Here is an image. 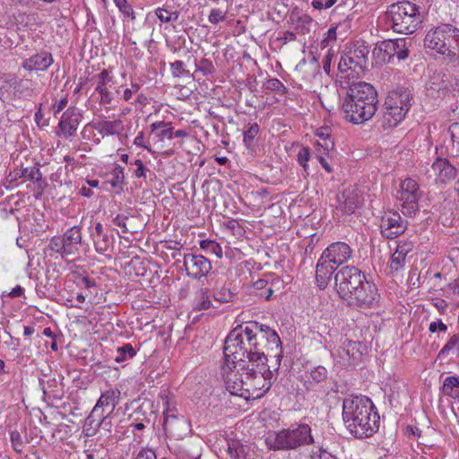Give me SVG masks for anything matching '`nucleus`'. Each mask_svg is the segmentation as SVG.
<instances>
[{
  "label": "nucleus",
  "mask_w": 459,
  "mask_h": 459,
  "mask_svg": "<svg viewBox=\"0 0 459 459\" xmlns=\"http://www.w3.org/2000/svg\"><path fill=\"white\" fill-rule=\"evenodd\" d=\"M369 50L364 43L356 42L342 56L338 65L341 73H348L347 76H359L364 73L368 65Z\"/></svg>",
  "instance_id": "1a4fd4ad"
},
{
  "label": "nucleus",
  "mask_w": 459,
  "mask_h": 459,
  "mask_svg": "<svg viewBox=\"0 0 459 459\" xmlns=\"http://www.w3.org/2000/svg\"><path fill=\"white\" fill-rule=\"evenodd\" d=\"M428 173L429 177H435L436 180L446 183L455 178L456 169L446 159L437 158L432 163Z\"/></svg>",
  "instance_id": "a211bd4d"
},
{
  "label": "nucleus",
  "mask_w": 459,
  "mask_h": 459,
  "mask_svg": "<svg viewBox=\"0 0 459 459\" xmlns=\"http://www.w3.org/2000/svg\"><path fill=\"white\" fill-rule=\"evenodd\" d=\"M333 359L341 366L348 367L355 365L360 360L362 352L360 343L352 342L347 338L341 339V345L332 351Z\"/></svg>",
  "instance_id": "ddd939ff"
},
{
  "label": "nucleus",
  "mask_w": 459,
  "mask_h": 459,
  "mask_svg": "<svg viewBox=\"0 0 459 459\" xmlns=\"http://www.w3.org/2000/svg\"><path fill=\"white\" fill-rule=\"evenodd\" d=\"M327 377V370L325 367L317 366L306 372L305 382L307 387L324 382Z\"/></svg>",
  "instance_id": "c85d7f7f"
},
{
  "label": "nucleus",
  "mask_w": 459,
  "mask_h": 459,
  "mask_svg": "<svg viewBox=\"0 0 459 459\" xmlns=\"http://www.w3.org/2000/svg\"><path fill=\"white\" fill-rule=\"evenodd\" d=\"M405 263V256L394 251L391 256L389 267L392 272H397L403 267Z\"/></svg>",
  "instance_id": "a19ab883"
},
{
  "label": "nucleus",
  "mask_w": 459,
  "mask_h": 459,
  "mask_svg": "<svg viewBox=\"0 0 459 459\" xmlns=\"http://www.w3.org/2000/svg\"><path fill=\"white\" fill-rule=\"evenodd\" d=\"M325 453H327L326 451H323L321 448H319L317 451H312V453L305 456V459H323L325 456Z\"/></svg>",
  "instance_id": "69168bd1"
},
{
  "label": "nucleus",
  "mask_w": 459,
  "mask_h": 459,
  "mask_svg": "<svg viewBox=\"0 0 459 459\" xmlns=\"http://www.w3.org/2000/svg\"><path fill=\"white\" fill-rule=\"evenodd\" d=\"M333 54L329 49L327 55L325 56L323 61V68L327 74H330L331 72V61H332Z\"/></svg>",
  "instance_id": "680f3d73"
},
{
  "label": "nucleus",
  "mask_w": 459,
  "mask_h": 459,
  "mask_svg": "<svg viewBox=\"0 0 459 459\" xmlns=\"http://www.w3.org/2000/svg\"><path fill=\"white\" fill-rule=\"evenodd\" d=\"M96 129L102 135V137L109 135H118L122 130V121L117 120H103L97 124Z\"/></svg>",
  "instance_id": "a878e982"
},
{
  "label": "nucleus",
  "mask_w": 459,
  "mask_h": 459,
  "mask_svg": "<svg viewBox=\"0 0 459 459\" xmlns=\"http://www.w3.org/2000/svg\"><path fill=\"white\" fill-rule=\"evenodd\" d=\"M212 307V301L210 299L209 290L206 288L200 289L195 297L194 308L195 310H206Z\"/></svg>",
  "instance_id": "c756f323"
},
{
  "label": "nucleus",
  "mask_w": 459,
  "mask_h": 459,
  "mask_svg": "<svg viewBox=\"0 0 459 459\" xmlns=\"http://www.w3.org/2000/svg\"><path fill=\"white\" fill-rule=\"evenodd\" d=\"M65 239L66 249L70 252V254H74L77 250V245L82 242V231L81 228L77 226H74L68 229L65 234L63 235Z\"/></svg>",
  "instance_id": "393cba45"
},
{
  "label": "nucleus",
  "mask_w": 459,
  "mask_h": 459,
  "mask_svg": "<svg viewBox=\"0 0 459 459\" xmlns=\"http://www.w3.org/2000/svg\"><path fill=\"white\" fill-rule=\"evenodd\" d=\"M114 84V77L110 74L107 69L102 70L98 74V82L95 87V91L110 90Z\"/></svg>",
  "instance_id": "2f4dec72"
},
{
  "label": "nucleus",
  "mask_w": 459,
  "mask_h": 459,
  "mask_svg": "<svg viewBox=\"0 0 459 459\" xmlns=\"http://www.w3.org/2000/svg\"><path fill=\"white\" fill-rule=\"evenodd\" d=\"M114 3L125 17L130 18L132 21L135 19L134 9L127 0H114Z\"/></svg>",
  "instance_id": "4c0bfd02"
},
{
  "label": "nucleus",
  "mask_w": 459,
  "mask_h": 459,
  "mask_svg": "<svg viewBox=\"0 0 459 459\" xmlns=\"http://www.w3.org/2000/svg\"><path fill=\"white\" fill-rule=\"evenodd\" d=\"M361 204V198L356 190H346L340 197V209L348 214H351Z\"/></svg>",
  "instance_id": "b1692460"
},
{
  "label": "nucleus",
  "mask_w": 459,
  "mask_h": 459,
  "mask_svg": "<svg viewBox=\"0 0 459 459\" xmlns=\"http://www.w3.org/2000/svg\"><path fill=\"white\" fill-rule=\"evenodd\" d=\"M459 346V340L455 334H454L447 342L444 345V347L439 351L438 356H444L447 354L451 350Z\"/></svg>",
  "instance_id": "de8ad7c7"
},
{
  "label": "nucleus",
  "mask_w": 459,
  "mask_h": 459,
  "mask_svg": "<svg viewBox=\"0 0 459 459\" xmlns=\"http://www.w3.org/2000/svg\"><path fill=\"white\" fill-rule=\"evenodd\" d=\"M113 221H114L115 225H117V226H118L119 228L122 229L124 233L128 232V229L126 228V224L125 219H122L119 216H117V217H116L114 219Z\"/></svg>",
  "instance_id": "338daca9"
},
{
  "label": "nucleus",
  "mask_w": 459,
  "mask_h": 459,
  "mask_svg": "<svg viewBox=\"0 0 459 459\" xmlns=\"http://www.w3.org/2000/svg\"><path fill=\"white\" fill-rule=\"evenodd\" d=\"M377 93L365 82H353L347 91L342 109L346 120L360 125L372 118L377 110Z\"/></svg>",
  "instance_id": "20e7f679"
},
{
  "label": "nucleus",
  "mask_w": 459,
  "mask_h": 459,
  "mask_svg": "<svg viewBox=\"0 0 459 459\" xmlns=\"http://www.w3.org/2000/svg\"><path fill=\"white\" fill-rule=\"evenodd\" d=\"M163 405V429L166 433L174 437L176 439H182L191 432L190 421L184 416L178 415L176 408L169 407V398L166 394H161Z\"/></svg>",
  "instance_id": "9d476101"
},
{
  "label": "nucleus",
  "mask_w": 459,
  "mask_h": 459,
  "mask_svg": "<svg viewBox=\"0 0 459 459\" xmlns=\"http://www.w3.org/2000/svg\"><path fill=\"white\" fill-rule=\"evenodd\" d=\"M385 21L394 32L411 34L421 23L419 7L408 1L391 4L385 14Z\"/></svg>",
  "instance_id": "0eeeda50"
},
{
  "label": "nucleus",
  "mask_w": 459,
  "mask_h": 459,
  "mask_svg": "<svg viewBox=\"0 0 459 459\" xmlns=\"http://www.w3.org/2000/svg\"><path fill=\"white\" fill-rule=\"evenodd\" d=\"M200 247L208 254H214L218 258L223 255L222 247L216 241L204 239L200 241Z\"/></svg>",
  "instance_id": "f704fd0d"
},
{
  "label": "nucleus",
  "mask_w": 459,
  "mask_h": 459,
  "mask_svg": "<svg viewBox=\"0 0 459 459\" xmlns=\"http://www.w3.org/2000/svg\"><path fill=\"white\" fill-rule=\"evenodd\" d=\"M111 177L109 181L111 186L118 192L123 190L125 185L124 168L120 165H116L111 171Z\"/></svg>",
  "instance_id": "7c9ffc66"
},
{
  "label": "nucleus",
  "mask_w": 459,
  "mask_h": 459,
  "mask_svg": "<svg viewBox=\"0 0 459 459\" xmlns=\"http://www.w3.org/2000/svg\"><path fill=\"white\" fill-rule=\"evenodd\" d=\"M336 291L350 306L372 307L379 295L376 286L355 266H342L334 276Z\"/></svg>",
  "instance_id": "f03ea898"
},
{
  "label": "nucleus",
  "mask_w": 459,
  "mask_h": 459,
  "mask_svg": "<svg viewBox=\"0 0 459 459\" xmlns=\"http://www.w3.org/2000/svg\"><path fill=\"white\" fill-rule=\"evenodd\" d=\"M67 98H62L57 103H55L52 107L54 115L56 116L60 113L67 105Z\"/></svg>",
  "instance_id": "bf43d9fd"
},
{
  "label": "nucleus",
  "mask_w": 459,
  "mask_h": 459,
  "mask_svg": "<svg viewBox=\"0 0 459 459\" xmlns=\"http://www.w3.org/2000/svg\"><path fill=\"white\" fill-rule=\"evenodd\" d=\"M260 127L258 124L254 123L248 126V128L244 132V144L247 148H250L252 146L253 140L258 134Z\"/></svg>",
  "instance_id": "e433bc0d"
},
{
  "label": "nucleus",
  "mask_w": 459,
  "mask_h": 459,
  "mask_svg": "<svg viewBox=\"0 0 459 459\" xmlns=\"http://www.w3.org/2000/svg\"><path fill=\"white\" fill-rule=\"evenodd\" d=\"M150 127L151 132L155 133V137L160 142H163L165 139L171 140L173 138V127L170 126V123L157 121L152 123Z\"/></svg>",
  "instance_id": "bb28decb"
},
{
  "label": "nucleus",
  "mask_w": 459,
  "mask_h": 459,
  "mask_svg": "<svg viewBox=\"0 0 459 459\" xmlns=\"http://www.w3.org/2000/svg\"><path fill=\"white\" fill-rule=\"evenodd\" d=\"M22 177L25 179H28V180H30V181H34V182H38V181L41 180L42 174H41L40 170L38 168L31 167V168H25L22 170Z\"/></svg>",
  "instance_id": "c03bdc74"
},
{
  "label": "nucleus",
  "mask_w": 459,
  "mask_h": 459,
  "mask_svg": "<svg viewBox=\"0 0 459 459\" xmlns=\"http://www.w3.org/2000/svg\"><path fill=\"white\" fill-rule=\"evenodd\" d=\"M224 381L233 395L259 399L271 388L282 348L275 330L257 322L238 325L224 343Z\"/></svg>",
  "instance_id": "f257e3e1"
},
{
  "label": "nucleus",
  "mask_w": 459,
  "mask_h": 459,
  "mask_svg": "<svg viewBox=\"0 0 459 459\" xmlns=\"http://www.w3.org/2000/svg\"><path fill=\"white\" fill-rule=\"evenodd\" d=\"M54 62L51 53L41 51L23 60L22 66L30 72L46 71Z\"/></svg>",
  "instance_id": "6ab92c4d"
},
{
  "label": "nucleus",
  "mask_w": 459,
  "mask_h": 459,
  "mask_svg": "<svg viewBox=\"0 0 459 459\" xmlns=\"http://www.w3.org/2000/svg\"><path fill=\"white\" fill-rule=\"evenodd\" d=\"M99 411L93 408L84 423V431L87 436H93L101 426L109 425V414H98Z\"/></svg>",
  "instance_id": "5701e85b"
},
{
  "label": "nucleus",
  "mask_w": 459,
  "mask_h": 459,
  "mask_svg": "<svg viewBox=\"0 0 459 459\" xmlns=\"http://www.w3.org/2000/svg\"><path fill=\"white\" fill-rule=\"evenodd\" d=\"M90 236L96 251L100 254L106 253L112 245L111 238L104 232L103 225L100 222H96L92 228H90Z\"/></svg>",
  "instance_id": "412c9836"
},
{
  "label": "nucleus",
  "mask_w": 459,
  "mask_h": 459,
  "mask_svg": "<svg viewBox=\"0 0 459 459\" xmlns=\"http://www.w3.org/2000/svg\"><path fill=\"white\" fill-rule=\"evenodd\" d=\"M310 158L309 149L307 147H302L298 152V162L304 169L308 167V160Z\"/></svg>",
  "instance_id": "a18cd8bd"
},
{
  "label": "nucleus",
  "mask_w": 459,
  "mask_h": 459,
  "mask_svg": "<svg viewBox=\"0 0 459 459\" xmlns=\"http://www.w3.org/2000/svg\"><path fill=\"white\" fill-rule=\"evenodd\" d=\"M50 250L60 254L62 256L71 255L69 251L66 249V245L63 236H56L50 239L48 245Z\"/></svg>",
  "instance_id": "473e14b6"
},
{
  "label": "nucleus",
  "mask_w": 459,
  "mask_h": 459,
  "mask_svg": "<svg viewBox=\"0 0 459 459\" xmlns=\"http://www.w3.org/2000/svg\"><path fill=\"white\" fill-rule=\"evenodd\" d=\"M265 88L272 91H275L278 94H285L287 92V89L284 84L277 78H271L266 81Z\"/></svg>",
  "instance_id": "ea45409f"
},
{
  "label": "nucleus",
  "mask_w": 459,
  "mask_h": 459,
  "mask_svg": "<svg viewBox=\"0 0 459 459\" xmlns=\"http://www.w3.org/2000/svg\"><path fill=\"white\" fill-rule=\"evenodd\" d=\"M352 256V249L345 242L330 244L322 253L316 266V280L320 289H325L338 267Z\"/></svg>",
  "instance_id": "39448f33"
},
{
  "label": "nucleus",
  "mask_w": 459,
  "mask_h": 459,
  "mask_svg": "<svg viewBox=\"0 0 459 459\" xmlns=\"http://www.w3.org/2000/svg\"><path fill=\"white\" fill-rule=\"evenodd\" d=\"M140 90V85L137 82H132L131 88H126L123 92V99L126 101H129L134 93H136Z\"/></svg>",
  "instance_id": "864d4df0"
},
{
  "label": "nucleus",
  "mask_w": 459,
  "mask_h": 459,
  "mask_svg": "<svg viewBox=\"0 0 459 459\" xmlns=\"http://www.w3.org/2000/svg\"><path fill=\"white\" fill-rule=\"evenodd\" d=\"M134 143L136 146H139V147H142V148L147 150L148 152H152L149 144H147L145 143L144 134L143 132L138 133V134L135 136V138L134 140Z\"/></svg>",
  "instance_id": "13d9d810"
},
{
  "label": "nucleus",
  "mask_w": 459,
  "mask_h": 459,
  "mask_svg": "<svg viewBox=\"0 0 459 459\" xmlns=\"http://www.w3.org/2000/svg\"><path fill=\"white\" fill-rule=\"evenodd\" d=\"M342 419L346 428L358 437H371L379 429V414L366 396H348L342 403Z\"/></svg>",
  "instance_id": "7ed1b4c3"
},
{
  "label": "nucleus",
  "mask_w": 459,
  "mask_h": 459,
  "mask_svg": "<svg viewBox=\"0 0 459 459\" xmlns=\"http://www.w3.org/2000/svg\"><path fill=\"white\" fill-rule=\"evenodd\" d=\"M227 18V11H223L220 8H212L208 15V21L212 24H218L219 22H224Z\"/></svg>",
  "instance_id": "79ce46f5"
},
{
  "label": "nucleus",
  "mask_w": 459,
  "mask_h": 459,
  "mask_svg": "<svg viewBox=\"0 0 459 459\" xmlns=\"http://www.w3.org/2000/svg\"><path fill=\"white\" fill-rule=\"evenodd\" d=\"M317 135L323 141L320 144L325 148V150H330L333 147V143L329 138V134L327 132H324L323 129L317 133Z\"/></svg>",
  "instance_id": "603ef678"
},
{
  "label": "nucleus",
  "mask_w": 459,
  "mask_h": 459,
  "mask_svg": "<svg viewBox=\"0 0 459 459\" xmlns=\"http://www.w3.org/2000/svg\"><path fill=\"white\" fill-rule=\"evenodd\" d=\"M449 134L452 140V148L456 149V155L459 156V123H454L449 126Z\"/></svg>",
  "instance_id": "37998d69"
},
{
  "label": "nucleus",
  "mask_w": 459,
  "mask_h": 459,
  "mask_svg": "<svg viewBox=\"0 0 459 459\" xmlns=\"http://www.w3.org/2000/svg\"><path fill=\"white\" fill-rule=\"evenodd\" d=\"M429 330L431 333H435L437 331L446 332L447 330V326L442 322L441 319L437 321H433L429 324Z\"/></svg>",
  "instance_id": "4d7b16f0"
},
{
  "label": "nucleus",
  "mask_w": 459,
  "mask_h": 459,
  "mask_svg": "<svg viewBox=\"0 0 459 459\" xmlns=\"http://www.w3.org/2000/svg\"><path fill=\"white\" fill-rule=\"evenodd\" d=\"M411 95L409 90L398 89L388 93L384 104V124L394 127L402 122L411 104Z\"/></svg>",
  "instance_id": "6e6552de"
},
{
  "label": "nucleus",
  "mask_w": 459,
  "mask_h": 459,
  "mask_svg": "<svg viewBox=\"0 0 459 459\" xmlns=\"http://www.w3.org/2000/svg\"><path fill=\"white\" fill-rule=\"evenodd\" d=\"M184 267L186 274L195 279L206 276L212 270L211 261L202 255L186 254Z\"/></svg>",
  "instance_id": "2eb2a0df"
},
{
  "label": "nucleus",
  "mask_w": 459,
  "mask_h": 459,
  "mask_svg": "<svg viewBox=\"0 0 459 459\" xmlns=\"http://www.w3.org/2000/svg\"><path fill=\"white\" fill-rule=\"evenodd\" d=\"M100 95V104L106 106L110 104L115 99V93L110 90L96 91Z\"/></svg>",
  "instance_id": "49530a36"
},
{
  "label": "nucleus",
  "mask_w": 459,
  "mask_h": 459,
  "mask_svg": "<svg viewBox=\"0 0 459 459\" xmlns=\"http://www.w3.org/2000/svg\"><path fill=\"white\" fill-rule=\"evenodd\" d=\"M373 56L377 63H394L404 60L409 56L408 41L405 38L384 40L373 49Z\"/></svg>",
  "instance_id": "9b49d317"
},
{
  "label": "nucleus",
  "mask_w": 459,
  "mask_h": 459,
  "mask_svg": "<svg viewBox=\"0 0 459 459\" xmlns=\"http://www.w3.org/2000/svg\"><path fill=\"white\" fill-rule=\"evenodd\" d=\"M297 37L296 34L292 31H285L283 32L282 36L278 39V40H281L282 44H287L288 42L296 40Z\"/></svg>",
  "instance_id": "052dcab7"
},
{
  "label": "nucleus",
  "mask_w": 459,
  "mask_h": 459,
  "mask_svg": "<svg viewBox=\"0 0 459 459\" xmlns=\"http://www.w3.org/2000/svg\"><path fill=\"white\" fill-rule=\"evenodd\" d=\"M79 124V114L74 109L68 108L61 117L58 123L59 131L56 134L69 138L76 133Z\"/></svg>",
  "instance_id": "aec40b11"
},
{
  "label": "nucleus",
  "mask_w": 459,
  "mask_h": 459,
  "mask_svg": "<svg viewBox=\"0 0 459 459\" xmlns=\"http://www.w3.org/2000/svg\"><path fill=\"white\" fill-rule=\"evenodd\" d=\"M445 30V42L446 53L442 54L443 60L459 68V29L452 24L446 23Z\"/></svg>",
  "instance_id": "4468645a"
},
{
  "label": "nucleus",
  "mask_w": 459,
  "mask_h": 459,
  "mask_svg": "<svg viewBox=\"0 0 459 459\" xmlns=\"http://www.w3.org/2000/svg\"><path fill=\"white\" fill-rule=\"evenodd\" d=\"M446 23H442L437 27L430 29L424 38V47L432 50L442 56L446 53L445 30Z\"/></svg>",
  "instance_id": "f3484780"
},
{
  "label": "nucleus",
  "mask_w": 459,
  "mask_h": 459,
  "mask_svg": "<svg viewBox=\"0 0 459 459\" xmlns=\"http://www.w3.org/2000/svg\"><path fill=\"white\" fill-rule=\"evenodd\" d=\"M120 395V390L117 388L103 392L94 406L95 411L102 409L103 413L105 409L110 408V411L108 413L110 415L119 403Z\"/></svg>",
  "instance_id": "4be33fe9"
},
{
  "label": "nucleus",
  "mask_w": 459,
  "mask_h": 459,
  "mask_svg": "<svg viewBox=\"0 0 459 459\" xmlns=\"http://www.w3.org/2000/svg\"><path fill=\"white\" fill-rule=\"evenodd\" d=\"M135 459H157V455L152 449L143 448L138 453Z\"/></svg>",
  "instance_id": "5fc2aeb1"
},
{
  "label": "nucleus",
  "mask_w": 459,
  "mask_h": 459,
  "mask_svg": "<svg viewBox=\"0 0 459 459\" xmlns=\"http://www.w3.org/2000/svg\"><path fill=\"white\" fill-rule=\"evenodd\" d=\"M268 286V282L264 280H258L254 283V288L258 292H262Z\"/></svg>",
  "instance_id": "774afa93"
},
{
  "label": "nucleus",
  "mask_w": 459,
  "mask_h": 459,
  "mask_svg": "<svg viewBox=\"0 0 459 459\" xmlns=\"http://www.w3.org/2000/svg\"><path fill=\"white\" fill-rule=\"evenodd\" d=\"M135 355V351L130 343H126L117 350L116 362H123L132 359Z\"/></svg>",
  "instance_id": "c9c22d12"
},
{
  "label": "nucleus",
  "mask_w": 459,
  "mask_h": 459,
  "mask_svg": "<svg viewBox=\"0 0 459 459\" xmlns=\"http://www.w3.org/2000/svg\"><path fill=\"white\" fill-rule=\"evenodd\" d=\"M273 293L272 286H267L262 292H257L256 295L260 298H264L265 300L270 299Z\"/></svg>",
  "instance_id": "e2e57ef3"
},
{
  "label": "nucleus",
  "mask_w": 459,
  "mask_h": 459,
  "mask_svg": "<svg viewBox=\"0 0 459 459\" xmlns=\"http://www.w3.org/2000/svg\"><path fill=\"white\" fill-rule=\"evenodd\" d=\"M154 13L158 19L163 23L177 21L179 17L178 11H169L165 6L156 8Z\"/></svg>",
  "instance_id": "72a5a7b5"
},
{
  "label": "nucleus",
  "mask_w": 459,
  "mask_h": 459,
  "mask_svg": "<svg viewBox=\"0 0 459 459\" xmlns=\"http://www.w3.org/2000/svg\"><path fill=\"white\" fill-rule=\"evenodd\" d=\"M406 225L398 212L385 214L380 223L381 234L388 239L395 238L404 232Z\"/></svg>",
  "instance_id": "dca6fc26"
},
{
  "label": "nucleus",
  "mask_w": 459,
  "mask_h": 459,
  "mask_svg": "<svg viewBox=\"0 0 459 459\" xmlns=\"http://www.w3.org/2000/svg\"><path fill=\"white\" fill-rule=\"evenodd\" d=\"M420 196V187L415 180L405 178L402 181L396 198L400 203L401 211L405 216L411 217L419 212Z\"/></svg>",
  "instance_id": "f8f14e48"
},
{
  "label": "nucleus",
  "mask_w": 459,
  "mask_h": 459,
  "mask_svg": "<svg viewBox=\"0 0 459 459\" xmlns=\"http://www.w3.org/2000/svg\"><path fill=\"white\" fill-rule=\"evenodd\" d=\"M442 393L452 399L459 400V377L448 376L442 385Z\"/></svg>",
  "instance_id": "cd10ccee"
},
{
  "label": "nucleus",
  "mask_w": 459,
  "mask_h": 459,
  "mask_svg": "<svg viewBox=\"0 0 459 459\" xmlns=\"http://www.w3.org/2000/svg\"><path fill=\"white\" fill-rule=\"evenodd\" d=\"M264 441L267 448L273 451L294 450L299 446L315 443L311 428L305 423L270 432Z\"/></svg>",
  "instance_id": "423d86ee"
},
{
  "label": "nucleus",
  "mask_w": 459,
  "mask_h": 459,
  "mask_svg": "<svg viewBox=\"0 0 459 459\" xmlns=\"http://www.w3.org/2000/svg\"><path fill=\"white\" fill-rule=\"evenodd\" d=\"M134 165L136 166V169L134 172V177L137 178H145L147 169L143 165V161L141 160H136L134 161Z\"/></svg>",
  "instance_id": "6e6d98bb"
},
{
  "label": "nucleus",
  "mask_w": 459,
  "mask_h": 459,
  "mask_svg": "<svg viewBox=\"0 0 459 459\" xmlns=\"http://www.w3.org/2000/svg\"><path fill=\"white\" fill-rule=\"evenodd\" d=\"M336 40V28H330L325 33V37L321 40L320 47L322 49L328 47L330 42Z\"/></svg>",
  "instance_id": "09e8293b"
},
{
  "label": "nucleus",
  "mask_w": 459,
  "mask_h": 459,
  "mask_svg": "<svg viewBox=\"0 0 459 459\" xmlns=\"http://www.w3.org/2000/svg\"><path fill=\"white\" fill-rule=\"evenodd\" d=\"M24 292V290L20 285H16L7 295L10 298H18L21 297Z\"/></svg>",
  "instance_id": "0e129e2a"
},
{
  "label": "nucleus",
  "mask_w": 459,
  "mask_h": 459,
  "mask_svg": "<svg viewBox=\"0 0 459 459\" xmlns=\"http://www.w3.org/2000/svg\"><path fill=\"white\" fill-rule=\"evenodd\" d=\"M413 248V245L411 242L408 241H401L398 243L395 251L402 254L406 257L407 254H409Z\"/></svg>",
  "instance_id": "3c124183"
},
{
  "label": "nucleus",
  "mask_w": 459,
  "mask_h": 459,
  "mask_svg": "<svg viewBox=\"0 0 459 459\" xmlns=\"http://www.w3.org/2000/svg\"><path fill=\"white\" fill-rule=\"evenodd\" d=\"M213 298L216 301H219L220 303H227L232 299L233 293L230 291V289L226 287H221V289L214 290Z\"/></svg>",
  "instance_id": "58836bf2"
},
{
  "label": "nucleus",
  "mask_w": 459,
  "mask_h": 459,
  "mask_svg": "<svg viewBox=\"0 0 459 459\" xmlns=\"http://www.w3.org/2000/svg\"><path fill=\"white\" fill-rule=\"evenodd\" d=\"M170 69L174 77H181L186 73L185 64L180 60H177L171 63Z\"/></svg>",
  "instance_id": "8fccbe9b"
}]
</instances>
